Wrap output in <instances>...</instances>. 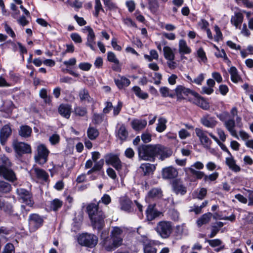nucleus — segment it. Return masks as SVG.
<instances>
[{
    "label": "nucleus",
    "mask_w": 253,
    "mask_h": 253,
    "mask_svg": "<svg viewBox=\"0 0 253 253\" xmlns=\"http://www.w3.org/2000/svg\"><path fill=\"white\" fill-rule=\"evenodd\" d=\"M103 117L102 114L94 113L92 117V122L95 124H100L102 122Z\"/></svg>",
    "instance_id": "6e6d98bb"
},
{
    "label": "nucleus",
    "mask_w": 253,
    "mask_h": 253,
    "mask_svg": "<svg viewBox=\"0 0 253 253\" xmlns=\"http://www.w3.org/2000/svg\"><path fill=\"white\" fill-rule=\"evenodd\" d=\"M49 153V151L44 144H40L37 146L34 157L35 162L41 165L44 164L47 161Z\"/></svg>",
    "instance_id": "0eeeda50"
},
{
    "label": "nucleus",
    "mask_w": 253,
    "mask_h": 253,
    "mask_svg": "<svg viewBox=\"0 0 253 253\" xmlns=\"http://www.w3.org/2000/svg\"><path fill=\"white\" fill-rule=\"evenodd\" d=\"M1 161L2 162L1 165L0 166H3L5 168H10L12 166V164L9 159L3 156L1 158Z\"/></svg>",
    "instance_id": "680f3d73"
},
{
    "label": "nucleus",
    "mask_w": 253,
    "mask_h": 253,
    "mask_svg": "<svg viewBox=\"0 0 253 253\" xmlns=\"http://www.w3.org/2000/svg\"><path fill=\"white\" fill-rule=\"evenodd\" d=\"M172 187L173 190L176 194H180L181 195H183L187 192L186 187L179 179L174 180L172 183Z\"/></svg>",
    "instance_id": "b1692460"
},
{
    "label": "nucleus",
    "mask_w": 253,
    "mask_h": 253,
    "mask_svg": "<svg viewBox=\"0 0 253 253\" xmlns=\"http://www.w3.org/2000/svg\"><path fill=\"white\" fill-rule=\"evenodd\" d=\"M63 205V202L58 199H55L50 202L49 208L51 211H57Z\"/></svg>",
    "instance_id": "ea45409f"
},
{
    "label": "nucleus",
    "mask_w": 253,
    "mask_h": 253,
    "mask_svg": "<svg viewBox=\"0 0 253 253\" xmlns=\"http://www.w3.org/2000/svg\"><path fill=\"white\" fill-rule=\"evenodd\" d=\"M118 78L114 79V82L119 89L127 87L130 84V81L124 76L118 75Z\"/></svg>",
    "instance_id": "c85d7f7f"
},
{
    "label": "nucleus",
    "mask_w": 253,
    "mask_h": 253,
    "mask_svg": "<svg viewBox=\"0 0 253 253\" xmlns=\"http://www.w3.org/2000/svg\"><path fill=\"white\" fill-rule=\"evenodd\" d=\"M224 126L232 136L239 139L237 131L235 129L236 123L234 118L227 120L224 123Z\"/></svg>",
    "instance_id": "393cba45"
},
{
    "label": "nucleus",
    "mask_w": 253,
    "mask_h": 253,
    "mask_svg": "<svg viewBox=\"0 0 253 253\" xmlns=\"http://www.w3.org/2000/svg\"><path fill=\"white\" fill-rule=\"evenodd\" d=\"M4 111H9L13 108L14 104L10 100H6L3 103Z\"/></svg>",
    "instance_id": "338daca9"
},
{
    "label": "nucleus",
    "mask_w": 253,
    "mask_h": 253,
    "mask_svg": "<svg viewBox=\"0 0 253 253\" xmlns=\"http://www.w3.org/2000/svg\"><path fill=\"white\" fill-rule=\"evenodd\" d=\"M16 194L19 200L30 207H33L35 202L32 193L24 188H19L16 189Z\"/></svg>",
    "instance_id": "423d86ee"
},
{
    "label": "nucleus",
    "mask_w": 253,
    "mask_h": 253,
    "mask_svg": "<svg viewBox=\"0 0 253 253\" xmlns=\"http://www.w3.org/2000/svg\"><path fill=\"white\" fill-rule=\"evenodd\" d=\"M231 75V79L233 82L237 83L241 80V78L238 75L237 69L235 67H231L229 71Z\"/></svg>",
    "instance_id": "79ce46f5"
},
{
    "label": "nucleus",
    "mask_w": 253,
    "mask_h": 253,
    "mask_svg": "<svg viewBox=\"0 0 253 253\" xmlns=\"http://www.w3.org/2000/svg\"><path fill=\"white\" fill-rule=\"evenodd\" d=\"M40 96L42 98L45 103L50 104L51 102V97L47 94V90L45 88H42L40 91Z\"/></svg>",
    "instance_id": "3c124183"
},
{
    "label": "nucleus",
    "mask_w": 253,
    "mask_h": 253,
    "mask_svg": "<svg viewBox=\"0 0 253 253\" xmlns=\"http://www.w3.org/2000/svg\"><path fill=\"white\" fill-rule=\"evenodd\" d=\"M201 124L206 127L214 128L217 124L214 117H211L209 114H206L201 119Z\"/></svg>",
    "instance_id": "5701e85b"
},
{
    "label": "nucleus",
    "mask_w": 253,
    "mask_h": 253,
    "mask_svg": "<svg viewBox=\"0 0 253 253\" xmlns=\"http://www.w3.org/2000/svg\"><path fill=\"white\" fill-rule=\"evenodd\" d=\"M104 234L108 235V232L105 231L102 232L101 235L102 241L101 244L102 247L107 252H111L115 250L119 247L114 243V242L111 239V237L108 236L105 237Z\"/></svg>",
    "instance_id": "ddd939ff"
},
{
    "label": "nucleus",
    "mask_w": 253,
    "mask_h": 253,
    "mask_svg": "<svg viewBox=\"0 0 253 253\" xmlns=\"http://www.w3.org/2000/svg\"><path fill=\"white\" fill-rule=\"evenodd\" d=\"M195 133L203 145L209 146L211 144V141L208 138V132L206 131H204L199 128H196L195 129Z\"/></svg>",
    "instance_id": "412c9836"
},
{
    "label": "nucleus",
    "mask_w": 253,
    "mask_h": 253,
    "mask_svg": "<svg viewBox=\"0 0 253 253\" xmlns=\"http://www.w3.org/2000/svg\"><path fill=\"white\" fill-rule=\"evenodd\" d=\"M0 176L12 183L16 182L17 180L16 174L11 167L5 168L0 166Z\"/></svg>",
    "instance_id": "9d476101"
},
{
    "label": "nucleus",
    "mask_w": 253,
    "mask_h": 253,
    "mask_svg": "<svg viewBox=\"0 0 253 253\" xmlns=\"http://www.w3.org/2000/svg\"><path fill=\"white\" fill-rule=\"evenodd\" d=\"M138 157L140 160L154 162L156 158L163 161L170 157L172 151L160 144H142L137 148Z\"/></svg>",
    "instance_id": "f257e3e1"
},
{
    "label": "nucleus",
    "mask_w": 253,
    "mask_h": 253,
    "mask_svg": "<svg viewBox=\"0 0 253 253\" xmlns=\"http://www.w3.org/2000/svg\"><path fill=\"white\" fill-rule=\"evenodd\" d=\"M105 162L107 164L113 167L117 171L122 170L123 165L118 155L114 154H108L105 157Z\"/></svg>",
    "instance_id": "f8f14e48"
},
{
    "label": "nucleus",
    "mask_w": 253,
    "mask_h": 253,
    "mask_svg": "<svg viewBox=\"0 0 253 253\" xmlns=\"http://www.w3.org/2000/svg\"><path fill=\"white\" fill-rule=\"evenodd\" d=\"M95 12L93 14L94 16L97 17L99 15V12H104V10L103 8L102 5L100 2V0H95V6H94Z\"/></svg>",
    "instance_id": "864d4df0"
},
{
    "label": "nucleus",
    "mask_w": 253,
    "mask_h": 253,
    "mask_svg": "<svg viewBox=\"0 0 253 253\" xmlns=\"http://www.w3.org/2000/svg\"><path fill=\"white\" fill-rule=\"evenodd\" d=\"M86 212L91 221L92 226L98 231L101 230L105 225V216L103 211L99 209V205L90 203L86 207Z\"/></svg>",
    "instance_id": "f03ea898"
},
{
    "label": "nucleus",
    "mask_w": 253,
    "mask_h": 253,
    "mask_svg": "<svg viewBox=\"0 0 253 253\" xmlns=\"http://www.w3.org/2000/svg\"><path fill=\"white\" fill-rule=\"evenodd\" d=\"M178 50L180 54H188L191 53V49L188 46L185 40L181 39L178 43Z\"/></svg>",
    "instance_id": "72a5a7b5"
},
{
    "label": "nucleus",
    "mask_w": 253,
    "mask_h": 253,
    "mask_svg": "<svg viewBox=\"0 0 253 253\" xmlns=\"http://www.w3.org/2000/svg\"><path fill=\"white\" fill-rule=\"evenodd\" d=\"M78 243L82 246L93 248L97 244L98 238L94 234L87 233L79 235L77 238Z\"/></svg>",
    "instance_id": "20e7f679"
},
{
    "label": "nucleus",
    "mask_w": 253,
    "mask_h": 253,
    "mask_svg": "<svg viewBox=\"0 0 253 253\" xmlns=\"http://www.w3.org/2000/svg\"><path fill=\"white\" fill-rule=\"evenodd\" d=\"M79 96L80 101L82 102L93 103V99L90 97L88 91L85 88L81 89L79 92Z\"/></svg>",
    "instance_id": "c756f323"
},
{
    "label": "nucleus",
    "mask_w": 253,
    "mask_h": 253,
    "mask_svg": "<svg viewBox=\"0 0 253 253\" xmlns=\"http://www.w3.org/2000/svg\"><path fill=\"white\" fill-rule=\"evenodd\" d=\"M140 168L143 170L145 175H148L153 172L155 169V167L154 165L146 163L141 165Z\"/></svg>",
    "instance_id": "37998d69"
},
{
    "label": "nucleus",
    "mask_w": 253,
    "mask_h": 253,
    "mask_svg": "<svg viewBox=\"0 0 253 253\" xmlns=\"http://www.w3.org/2000/svg\"><path fill=\"white\" fill-rule=\"evenodd\" d=\"M155 206V204L149 205L148 206L146 211V219L148 221H152L162 214L161 212L156 209Z\"/></svg>",
    "instance_id": "a211bd4d"
},
{
    "label": "nucleus",
    "mask_w": 253,
    "mask_h": 253,
    "mask_svg": "<svg viewBox=\"0 0 253 253\" xmlns=\"http://www.w3.org/2000/svg\"><path fill=\"white\" fill-rule=\"evenodd\" d=\"M111 202V198L110 196L107 194H105L101 197V199L97 203V204L99 205L100 203H102L105 205H108Z\"/></svg>",
    "instance_id": "4d7b16f0"
},
{
    "label": "nucleus",
    "mask_w": 253,
    "mask_h": 253,
    "mask_svg": "<svg viewBox=\"0 0 253 253\" xmlns=\"http://www.w3.org/2000/svg\"><path fill=\"white\" fill-rule=\"evenodd\" d=\"M148 8L153 13H156L159 8V4L157 0H148Z\"/></svg>",
    "instance_id": "c03bdc74"
},
{
    "label": "nucleus",
    "mask_w": 253,
    "mask_h": 253,
    "mask_svg": "<svg viewBox=\"0 0 253 253\" xmlns=\"http://www.w3.org/2000/svg\"><path fill=\"white\" fill-rule=\"evenodd\" d=\"M49 140L52 145H55L59 142L60 136L57 134H53L49 137Z\"/></svg>",
    "instance_id": "69168bd1"
},
{
    "label": "nucleus",
    "mask_w": 253,
    "mask_h": 253,
    "mask_svg": "<svg viewBox=\"0 0 253 253\" xmlns=\"http://www.w3.org/2000/svg\"><path fill=\"white\" fill-rule=\"evenodd\" d=\"M175 92L177 100H179L185 99V97L189 94H191L193 96V95H197V92L181 85H179L176 86L175 89Z\"/></svg>",
    "instance_id": "4468645a"
},
{
    "label": "nucleus",
    "mask_w": 253,
    "mask_h": 253,
    "mask_svg": "<svg viewBox=\"0 0 253 253\" xmlns=\"http://www.w3.org/2000/svg\"><path fill=\"white\" fill-rule=\"evenodd\" d=\"M230 113L233 118L235 117H236V120L237 122V125L240 127H241L242 126L239 125V123L241 121V118L238 116V111L237 108L236 107L232 108V109L231 110Z\"/></svg>",
    "instance_id": "bf43d9fd"
},
{
    "label": "nucleus",
    "mask_w": 253,
    "mask_h": 253,
    "mask_svg": "<svg viewBox=\"0 0 253 253\" xmlns=\"http://www.w3.org/2000/svg\"><path fill=\"white\" fill-rule=\"evenodd\" d=\"M71 106L67 104H61L58 107V111L59 113L62 117L69 119L71 113Z\"/></svg>",
    "instance_id": "cd10ccee"
},
{
    "label": "nucleus",
    "mask_w": 253,
    "mask_h": 253,
    "mask_svg": "<svg viewBox=\"0 0 253 253\" xmlns=\"http://www.w3.org/2000/svg\"><path fill=\"white\" fill-rule=\"evenodd\" d=\"M214 30L215 32V35L214 36V40L216 42H218L222 39V34L220 31V28L217 26H215L214 27Z\"/></svg>",
    "instance_id": "e2e57ef3"
},
{
    "label": "nucleus",
    "mask_w": 253,
    "mask_h": 253,
    "mask_svg": "<svg viewBox=\"0 0 253 253\" xmlns=\"http://www.w3.org/2000/svg\"><path fill=\"white\" fill-rule=\"evenodd\" d=\"M155 230L162 238L167 239L173 232V225L170 221H161L157 224Z\"/></svg>",
    "instance_id": "7ed1b4c3"
},
{
    "label": "nucleus",
    "mask_w": 253,
    "mask_h": 253,
    "mask_svg": "<svg viewBox=\"0 0 253 253\" xmlns=\"http://www.w3.org/2000/svg\"><path fill=\"white\" fill-rule=\"evenodd\" d=\"M147 124V120L145 119H134L131 122L132 128L136 130L139 131L145 127Z\"/></svg>",
    "instance_id": "bb28decb"
},
{
    "label": "nucleus",
    "mask_w": 253,
    "mask_h": 253,
    "mask_svg": "<svg viewBox=\"0 0 253 253\" xmlns=\"http://www.w3.org/2000/svg\"><path fill=\"white\" fill-rule=\"evenodd\" d=\"M12 146L15 152L18 155H22L24 154H29L32 152L31 146L24 142L14 141Z\"/></svg>",
    "instance_id": "9b49d317"
},
{
    "label": "nucleus",
    "mask_w": 253,
    "mask_h": 253,
    "mask_svg": "<svg viewBox=\"0 0 253 253\" xmlns=\"http://www.w3.org/2000/svg\"><path fill=\"white\" fill-rule=\"evenodd\" d=\"M12 233L11 229L5 227H0V242H6L9 240V236Z\"/></svg>",
    "instance_id": "2f4dec72"
},
{
    "label": "nucleus",
    "mask_w": 253,
    "mask_h": 253,
    "mask_svg": "<svg viewBox=\"0 0 253 253\" xmlns=\"http://www.w3.org/2000/svg\"><path fill=\"white\" fill-rule=\"evenodd\" d=\"M150 55L145 54L144 56V58L150 62L152 61L154 59L157 60L159 58L158 53L156 50H151L150 51Z\"/></svg>",
    "instance_id": "603ef678"
},
{
    "label": "nucleus",
    "mask_w": 253,
    "mask_h": 253,
    "mask_svg": "<svg viewBox=\"0 0 253 253\" xmlns=\"http://www.w3.org/2000/svg\"><path fill=\"white\" fill-rule=\"evenodd\" d=\"M74 112L76 116L84 117L87 114V111L86 107L76 106L74 108Z\"/></svg>",
    "instance_id": "8fccbe9b"
},
{
    "label": "nucleus",
    "mask_w": 253,
    "mask_h": 253,
    "mask_svg": "<svg viewBox=\"0 0 253 253\" xmlns=\"http://www.w3.org/2000/svg\"><path fill=\"white\" fill-rule=\"evenodd\" d=\"M243 19V14L241 12H235L234 15L231 16L230 22L236 28L240 29Z\"/></svg>",
    "instance_id": "a878e982"
},
{
    "label": "nucleus",
    "mask_w": 253,
    "mask_h": 253,
    "mask_svg": "<svg viewBox=\"0 0 253 253\" xmlns=\"http://www.w3.org/2000/svg\"><path fill=\"white\" fill-rule=\"evenodd\" d=\"M117 136L122 141H125L126 139L128 136V132L125 125H122L120 126L118 130Z\"/></svg>",
    "instance_id": "a19ab883"
},
{
    "label": "nucleus",
    "mask_w": 253,
    "mask_h": 253,
    "mask_svg": "<svg viewBox=\"0 0 253 253\" xmlns=\"http://www.w3.org/2000/svg\"><path fill=\"white\" fill-rule=\"evenodd\" d=\"M28 222L30 231L35 232L43 225L44 217L38 213H32L29 216Z\"/></svg>",
    "instance_id": "6e6552de"
},
{
    "label": "nucleus",
    "mask_w": 253,
    "mask_h": 253,
    "mask_svg": "<svg viewBox=\"0 0 253 253\" xmlns=\"http://www.w3.org/2000/svg\"><path fill=\"white\" fill-rule=\"evenodd\" d=\"M132 90L135 94L139 98L146 99L148 97L147 93L143 92L141 88L138 86H134L132 88Z\"/></svg>",
    "instance_id": "de8ad7c7"
},
{
    "label": "nucleus",
    "mask_w": 253,
    "mask_h": 253,
    "mask_svg": "<svg viewBox=\"0 0 253 253\" xmlns=\"http://www.w3.org/2000/svg\"><path fill=\"white\" fill-rule=\"evenodd\" d=\"M144 253H157V248L151 243H144L143 244Z\"/></svg>",
    "instance_id": "49530a36"
},
{
    "label": "nucleus",
    "mask_w": 253,
    "mask_h": 253,
    "mask_svg": "<svg viewBox=\"0 0 253 253\" xmlns=\"http://www.w3.org/2000/svg\"><path fill=\"white\" fill-rule=\"evenodd\" d=\"M167 120L163 117H161L158 119V123L156 127V130L159 132H162L166 129Z\"/></svg>",
    "instance_id": "09e8293b"
},
{
    "label": "nucleus",
    "mask_w": 253,
    "mask_h": 253,
    "mask_svg": "<svg viewBox=\"0 0 253 253\" xmlns=\"http://www.w3.org/2000/svg\"><path fill=\"white\" fill-rule=\"evenodd\" d=\"M198 56L201 59V61L205 62L207 60L206 53L203 48H200L197 51Z\"/></svg>",
    "instance_id": "0e129e2a"
},
{
    "label": "nucleus",
    "mask_w": 253,
    "mask_h": 253,
    "mask_svg": "<svg viewBox=\"0 0 253 253\" xmlns=\"http://www.w3.org/2000/svg\"><path fill=\"white\" fill-rule=\"evenodd\" d=\"M2 253H15L14 247L11 243H7L5 246Z\"/></svg>",
    "instance_id": "052dcab7"
},
{
    "label": "nucleus",
    "mask_w": 253,
    "mask_h": 253,
    "mask_svg": "<svg viewBox=\"0 0 253 253\" xmlns=\"http://www.w3.org/2000/svg\"><path fill=\"white\" fill-rule=\"evenodd\" d=\"M190 172L195 175L197 179H202L205 183H211V182L215 181L219 176L218 172L215 171L209 175H207L204 171L197 170L192 168H188Z\"/></svg>",
    "instance_id": "39448f33"
},
{
    "label": "nucleus",
    "mask_w": 253,
    "mask_h": 253,
    "mask_svg": "<svg viewBox=\"0 0 253 253\" xmlns=\"http://www.w3.org/2000/svg\"><path fill=\"white\" fill-rule=\"evenodd\" d=\"M120 209L126 212H131L133 211L132 202L127 197H122L119 199Z\"/></svg>",
    "instance_id": "f3484780"
},
{
    "label": "nucleus",
    "mask_w": 253,
    "mask_h": 253,
    "mask_svg": "<svg viewBox=\"0 0 253 253\" xmlns=\"http://www.w3.org/2000/svg\"><path fill=\"white\" fill-rule=\"evenodd\" d=\"M164 56L167 60H174L175 55L172 49L168 46H166L163 48Z\"/></svg>",
    "instance_id": "4c0bfd02"
},
{
    "label": "nucleus",
    "mask_w": 253,
    "mask_h": 253,
    "mask_svg": "<svg viewBox=\"0 0 253 253\" xmlns=\"http://www.w3.org/2000/svg\"><path fill=\"white\" fill-rule=\"evenodd\" d=\"M162 175L163 178L165 179H173L177 177L178 171L173 167H168L163 169Z\"/></svg>",
    "instance_id": "4be33fe9"
},
{
    "label": "nucleus",
    "mask_w": 253,
    "mask_h": 253,
    "mask_svg": "<svg viewBox=\"0 0 253 253\" xmlns=\"http://www.w3.org/2000/svg\"><path fill=\"white\" fill-rule=\"evenodd\" d=\"M124 228L118 226L113 227L110 237L114 243L119 247L123 244V239L125 236Z\"/></svg>",
    "instance_id": "1a4fd4ad"
},
{
    "label": "nucleus",
    "mask_w": 253,
    "mask_h": 253,
    "mask_svg": "<svg viewBox=\"0 0 253 253\" xmlns=\"http://www.w3.org/2000/svg\"><path fill=\"white\" fill-rule=\"evenodd\" d=\"M32 133V128L27 125H22L18 129V134L23 138H27L30 137Z\"/></svg>",
    "instance_id": "7c9ffc66"
},
{
    "label": "nucleus",
    "mask_w": 253,
    "mask_h": 253,
    "mask_svg": "<svg viewBox=\"0 0 253 253\" xmlns=\"http://www.w3.org/2000/svg\"><path fill=\"white\" fill-rule=\"evenodd\" d=\"M162 196V191L161 188H154L148 193V197L151 198H159Z\"/></svg>",
    "instance_id": "a18cd8bd"
},
{
    "label": "nucleus",
    "mask_w": 253,
    "mask_h": 253,
    "mask_svg": "<svg viewBox=\"0 0 253 253\" xmlns=\"http://www.w3.org/2000/svg\"><path fill=\"white\" fill-rule=\"evenodd\" d=\"M107 59L109 62H113L115 64H119V61L117 58L115 54L112 51L107 53Z\"/></svg>",
    "instance_id": "5fc2aeb1"
},
{
    "label": "nucleus",
    "mask_w": 253,
    "mask_h": 253,
    "mask_svg": "<svg viewBox=\"0 0 253 253\" xmlns=\"http://www.w3.org/2000/svg\"><path fill=\"white\" fill-rule=\"evenodd\" d=\"M160 92L161 93L162 96L166 97H173V95L170 94L169 93V89L168 87L166 86L161 87L160 89Z\"/></svg>",
    "instance_id": "13d9d810"
},
{
    "label": "nucleus",
    "mask_w": 253,
    "mask_h": 253,
    "mask_svg": "<svg viewBox=\"0 0 253 253\" xmlns=\"http://www.w3.org/2000/svg\"><path fill=\"white\" fill-rule=\"evenodd\" d=\"M70 37L71 39L76 43H80L82 42V39L81 36L77 33H72Z\"/></svg>",
    "instance_id": "774afa93"
},
{
    "label": "nucleus",
    "mask_w": 253,
    "mask_h": 253,
    "mask_svg": "<svg viewBox=\"0 0 253 253\" xmlns=\"http://www.w3.org/2000/svg\"><path fill=\"white\" fill-rule=\"evenodd\" d=\"M11 185L3 180H0V193L8 194L12 191Z\"/></svg>",
    "instance_id": "c9c22d12"
},
{
    "label": "nucleus",
    "mask_w": 253,
    "mask_h": 253,
    "mask_svg": "<svg viewBox=\"0 0 253 253\" xmlns=\"http://www.w3.org/2000/svg\"><path fill=\"white\" fill-rule=\"evenodd\" d=\"M226 164L229 167V169L234 172H239L241 170L240 167L236 165L235 161L234 160L232 155L230 157L226 158Z\"/></svg>",
    "instance_id": "f704fd0d"
},
{
    "label": "nucleus",
    "mask_w": 253,
    "mask_h": 253,
    "mask_svg": "<svg viewBox=\"0 0 253 253\" xmlns=\"http://www.w3.org/2000/svg\"><path fill=\"white\" fill-rule=\"evenodd\" d=\"M194 98L189 99V101L198 106L204 110H207L210 108L209 103L201 97L198 93L197 95H193Z\"/></svg>",
    "instance_id": "aec40b11"
},
{
    "label": "nucleus",
    "mask_w": 253,
    "mask_h": 253,
    "mask_svg": "<svg viewBox=\"0 0 253 253\" xmlns=\"http://www.w3.org/2000/svg\"><path fill=\"white\" fill-rule=\"evenodd\" d=\"M0 210L8 213H11L13 211L12 204L6 202L1 196H0Z\"/></svg>",
    "instance_id": "473e14b6"
},
{
    "label": "nucleus",
    "mask_w": 253,
    "mask_h": 253,
    "mask_svg": "<svg viewBox=\"0 0 253 253\" xmlns=\"http://www.w3.org/2000/svg\"><path fill=\"white\" fill-rule=\"evenodd\" d=\"M86 133L90 140H94L98 136L99 132L96 128L89 126L87 130Z\"/></svg>",
    "instance_id": "58836bf2"
},
{
    "label": "nucleus",
    "mask_w": 253,
    "mask_h": 253,
    "mask_svg": "<svg viewBox=\"0 0 253 253\" xmlns=\"http://www.w3.org/2000/svg\"><path fill=\"white\" fill-rule=\"evenodd\" d=\"M32 176L36 177L39 180L46 182L48 180L49 175L44 169L34 166L31 170Z\"/></svg>",
    "instance_id": "2eb2a0df"
},
{
    "label": "nucleus",
    "mask_w": 253,
    "mask_h": 253,
    "mask_svg": "<svg viewBox=\"0 0 253 253\" xmlns=\"http://www.w3.org/2000/svg\"><path fill=\"white\" fill-rule=\"evenodd\" d=\"M84 30H86L88 32L87 37H86V42H85V45L90 48V49L92 50H95V35L92 29L90 26H85L84 29Z\"/></svg>",
    "instance_id": "dca6fc26"
},
{
    "label": "nucleus",
    "mask_w": 253,
    "mask_h": 253,
    "mask_svg": "<svg viewBox=\"0 0 253 253\" xmlns=\"http://www.w3.org/2000/svg\"><path fill=\"white\" fill-rule=\"evenodd\" d=\"M211 216L212 213L211 212L204 214L200 218L197 220V223L198 226L199 227H201L203 225L209 223Z\"/></svg>",
    "instance_id": "e433bc0d"
},
{
    "label": "nucleus",
    "mask_w": 253,
    "mask_h": 253,
    "mask_svg": "<svg viewBox=\"0 0 253 253\" xmlns=\"http://www.w3.org/2000/svg\"><path fill=\"white\" fill-rule=\"evenodd\" d=\"M12 134V129L9 125H5L0 130V142L4 145Z\"/></svg>",
    "instance_id": "6ab92c4d"
}]
</instances>
